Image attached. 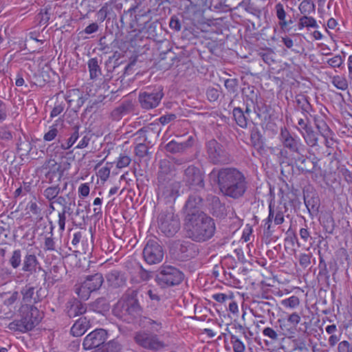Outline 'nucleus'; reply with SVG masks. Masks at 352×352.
<instances>
[{
	"instance_id": "1",
	"label": "nucleus",
	"mask_w": 352,
	"mask_h": 352,
	"mask_svg": "<svg viewBox=\"0 0 352 352\" xmlns=\"http://www.w3.org/2000/svg\"><path fill=\"white\" fill-rule=\"evenodd\" d=\"M210 177L217 178L220 190L226 196L236 199L242 197L246 190L245 177L236 168L213 169L210 173Z\"/></svg>"
},
{
	"instance_id": "2",
	"label": "nucleus",
	"mask_w": 352,
	"mask_h": 352,
	"mask_svg": "<svg viewBox=\"0 0 352 352\" xmlns=\"http://www.w3.org/2000/svg\"><path fill=\"white\" fill-rule=\"evenodd\" d=\"M185 228L188 236L197 242L211 239L215 232L214 220L204 212L188 214Z\"/></svg>"
},
{
	"instance_id": "3",
	"label": "nucleus",
	"mask_w": 352,
	"mask_h": 352,
	"mask_svg": "<svg viewBox=\"0 0 352 352\" xmlns=\"http://www.w3.org/2000/svg\"><path fill=\"white\" fill-rule=\"evenodd\" d=\"M137 294L136 290L128 289L114 305V316L128 323L134 322L140 317L142 311Z\"/></svg>"
},
{
	"instance_id": "4",
	"label": "nucleus",
	"mask_w": 352,
	"mask_h": 352,
	"mask_svg": "<svg viewBox=\"0 0 352 352\" xmlns=\"http://www.w3.org/2000/svg\"><path fill=\"white\" fill-rule=\"evenodd\" d=\"M20 317L19 320H14L9 323L8 328L10 330L26 333L38 325L43 318L42 313L33 305L22 306L20 309Z\"/></svg>"
},
{
	"instance_id": "5",
	"label": "nucleus",
	"mask_w": 352,
	"mask_h": 352,
	"mask_svg": "<svg viewBox=\"0 0 352 352\" xmlns=\"http://www.w3.org/2000/svg\"><path fill=\"white\" fill-rule=\"evenodd\" d=\"M130 26L144 34L147 38L152 39L154 37V21L153 20V12L149 9L146 12H140L135 16V19L131 23Z\"/></svg>"
},
{
	"instance_id": "6",
	"label": "nucleus",
	"mask_w": 352,
	"mask_h": 352,
	"mask_svg": "<svg viewBox=\"0 0 352 352\" xmlns=\"http://www.w3.org/2000/svg\"><path fill=\"white\" fill-rule=\"evenodd\" d=\"M184 274L178 269L170 266H162L155 276V280L162 286H174L180 284Z\"/></svg>"
},
{
	"instance_id": "7",
	"label": "nucleus",
	"mask_w": 352,
	"mask_h": 352,
	"mask_svg": "<svg viewBox=\"0 0 352 352\" xmlns=\"http://www.w3.org/2000/svg\"><path fill=\"white\" fill-rule=\"evenodd\" d=\"M160 230L167 236H173L179 229V219L172 212L162 213L158 220Z\"/></svg>"
},
{
	"instance_id": "8",
	"label": "nucleus",
	"mask_w": 352,
	"mask_h": 352,
	"mask_svg": "<svg viewBox=\"0 0 352 352\" xmlns=\"http://www.w3.org/2000/svg\"><path fill=\"white\" fill-rule=\"evenodd\" d=\"M280 139L284 147L292 153L302 155L305 149L300 139L292 137L285 127L280 129Z\"/></svg>"
},
{
	"instance_id": "9",
	"label": "nucleus",
	"mask_w": 352,
	"mask_h": 352,
	"mask_svg": "<svg viewBox=\"0 0 352 352\" xmlns=\"http://www.w3.org/2000/svg\"><path fill=\"white\" fill-rule=\"evenodd\" d=\"M107 338V333L103 329H97L84 338L82 346L85 350L96 349L104 344Z\"/></svg>"
},
{
	"instance_id": "10",
	"label": "nucleus",
	"mask_w": 352,
	"mask_h": 352,
	"mask_svg": "<svg viewBox=\"0 0 352 352\" xmlns=\"http://www.w3.org/2000/svg\"><path fill=\"white\" fill-rule=\"evenodd\" d=\"M206 146L209 157L213 163H225L228 161L226 152L215 140L208 141Z\"/></svg>"
},
{
	"instance_id": "11",
	"label": "nucleus",
	"mask_w": 352,
	"mask_h": 352,
	"mask_svg": "<svg viewBox=\"0 0 352 352\" xmlns=\"http://www.w3.org/2000/svg\"><path fill=\"white\" fill-rule=\"evenodd\" d=\"M37 270H43L40 263L34 254L27 253L23 258L21 270L30 277L36 273Z\"/></svg>"
},
{
	"instance_id": "12",
	"label": "nucleus",
	"mask_w": 352,
	"mask_h": 352,
	"mask_svg": "<svg viewBox=\"0 0 352 352\" xmlns=\"http://www.w3.org/2000/svg\"><path fill=\"white\" fill-rule=\"evenodd\" d=\"M184 179L190 186L204 187V177L200 170L193 166H188L185 170Z\"/></svg>"
},
{
	"instance_id": "13",
	"label": "nucleus",
	"mask_w": 352,
	"mask_h": 352,
	"mask_svg": "<svg viewBox=\"0 0 352 352\" xmlns=\"http://www.w3.org/2000/svg\"><path fill=\"white\" fill-rule=\"evenodd\" d=\"M43 168L48 170L45 173V177L50 183H52L54 177H57L60 180L63 176V171L61 170V166L54 159L47 160L43 165Z\"/></svg>"
},
{
	"instance_id": "14",
	"label": "nucleus",
	"mask_w": 352,
	"mask_h": 352,
	"mask_svg": "<svg viewBox=\"0 0 352 352\" xmlns=\"http://www.w3.org/2000/svg\"><path fill=\"white\" fill-rule=\"evenodd\" d=\"M106 279L109 287L119 288L126 285V277L124 272L119 270H112L106 275Z\"/></svg>"
},
{
	"instance_id": "15",
	"label": "nucleus",
	"mask_w": 352,
	"mask_h": 352,
	"mask_svg": "<svg viewBox=\"0 0 352 352\" xmlns=\"http://www.w3.org/2000/svg\"><path fill=\"white\" fill-rule=\"evenodd\" d=\"M136 343L140 346L149 350L154 349V336L152 331H140L135 336Z\"/></svg>"
},
{
	"instance_id": "16",
	"label": "nucleus",
	"mask_w": 352,
	"mask_h": 352,
	"mask_svg": "<svg viewBox=\"0 0 352 352\" xmlns=\"http://www.w3.org/2000/svg\"><path fill=\"white\" fill-rule=\"evenodd\" d=\"M66 310L69 318H74L84 314L87 311V307L80 300L73 299L67 302Z\"/></svg>"
},
{
	"instance_id": "17",
	"label": "nucleus",
	"mask_w": 352,
	"mask_h": 352,
	"mask_svg": "<svg viewBox=\"0 0 352 352\" xmlns=\"http://www.w3.org/2000/svg\"><path fill=\"white\" fill-rule=\"evenodd\" d=\"M133 104L130 101H125L114 109L111 112V117L113 120H120L124 116H126L133 111Z\"/></svg>"
},
{
	"instance_id": "18",
	"label": "nucleus",
	"mask_w": 352,
	"mask_h": 352,
	"mask_svg": "<svg viewBox=\"0 0 352 352\" xmlns=\"http://www.w3.org/2000/svg\"><path fill=\"white\" fill-rule=\"evenodd\" d=\"M139 102L144 109H152L154 107V93L151 90L141 91L139 94Z\"/></svg>"
},
{
	"instance_id": "19",
	"label": "nucleus",
	"mask_w": 352,
	"mask_h": 352,
	"mask_svg": "<svg viewBox=\"0 0 352 352\" xmlns=\"http://www.w3.org/2000/svg\"><path fill=\"white\" fill-rule=\"evenodd\" d=\"M89 327V321L85 317H81L71 328V333L76 337L82 336Z\"/></svg>"
},
{
	"instance_id": "20",
	"label": "nucleus",
	"mask_w": 352,
	"mask_h": 352,
	"mask_svg": "<svg viewBox=\"0 0 352 352\" xmlns=\"http://www.w3.org/2000/svg\"><path fill=\"white\" fill-rule=\"evenodd\" d=\"M86 96L87 95L83 96L79 89H74L67 92L65 96V99L69 104L76 99L77 105L80 107L85 103V101L87 99Z\"/></svg>"
},
{
	"instance_id": "21",
	"label": "nucleus",
	"mask_w": 352,
	"mask_h": 352,
	"mask_svg": "<svg viewBox=\"0 0 352 352\" xmlns=\"http://www.w3.org/2000/svg\"><path fill=\"white\" fill-rule=\"evenodd\" d=\"M85 281L87 283L86 285H88L92 292H95L101 287L104 278L102 274L96 273L93 275L87 276Z\"/></svg>"
},
{
	"instance_id": "22",
	"label": "nucleus",
	"mask_w": 352,
	"mask_h": 352,
	"mask_svg": "<svg viewBox=\"0 0 352 352\" xmlns=\"http://www.w3.org/2000/svg\"><path fill=\"white\" fill-rule=\"evenodd\" d=\"M122 345L116 340L104 343L91 352H121Z\"/></svg>"
},
{
	"instance_id": "23",
	"label": "nucleus",
	"mask_w": 352,
	"mask_h": 352,
	"mask_svg": "<svg viewBox=\"0 0 352 352\" xmlns=\"http://www.w3.org/2000/svg\"><path fill=\"white\" fill-rule=\"evenodd\" d=\"M100 62L97 58H92L88 60L87 66L91 79L95 80L102 75Z\"/></svg>"
},
{
	"instance_id": "24",
	"label": "nucleus",
	"mask_w": 352,
	"mask_h": 352,
	"mask_svg": "<svg viewBox=\"0 0 352 352\" xmlns=\"http://www.w3.org/2000/svg\"><path fill=\"white\" fill-rule=\"evenodd\" d=\"M296 102L299 108L301 109L302 114L307 120L308 116L313 118L314 116L311 114L313 109L307 97L304 96L298 97L296 98Z\"/></svg>"
},
{
	"instance_id": "25",
	"label": "nucleus",
	"mask_w": 352,
	"mask_h": 352,
	"mask_svg": "<svg viewBox=\"0 0 352 352\" xmlns=\"http://www.w3.org/2000/svg\"><path fill=\"white\" fill-rule=\"evenodd\" d=\"M192 140V138L190 136L189 137L188 141L184 142L178 143L175 142V140H171L170 142H168L166 146V150L168 151H170L171 153H177L180 152L186 149V148L192 145L191 140Z\"/></svg>"
},
{
	"instance_id": "26",
	"label": "nucleus",
	"mask_w": 352,
	"mask_h": 352,
	"mask_svg": "<svg viewBox=\"0 0 352 352\" xmlns=\"http://www.w3.org/2000/svg\"><path fill=\"white\" fill-rule=\"evenodd\" d=\"M313 120L316 128L323 138H328L330 137L331 135H333V132L322 118L319 116H313Z\"/></svg>"
},
{
	"instance_id": "27",
	"label": "nucleus",
	"mask_w": 352,
	"mask_h": 352,
	"mask_svg": "<svg viewBox=\"0 0 352 352\" xmlns=\"http://www.w3.org/2000/svg\"><path fill=\"white\" fill-rule=\"evenodd\" d=\"M331 82L339 90L346 91L349 88V82L346 78L342 75L330 76Z\"/></svg>"
},
{
	"instance_id": "28",
	"label": "nucleus",
	"mask_w": 352,
	"mask_h": 352,
	"mask_svg": "<svg viewBox=\"0 0 352 352\" xmlns=\"http://www.w3.org/2000/svg\"><path fill=\"white\" fill-rule=\"evenodd\" d=\"M144 261L149 265L154 264V241L148 240L143 250Z\"/></svg>"
},
{
	"instance_id": "29",
	"label": "nucleus",
	"mask_w": 352,
	"mask_h": 352,
	"mask_svg": "<svg viewBox=\"0 0 352 352\" xmlns=\"http://www.w3.org/2000/svg\"><path fill=\"white\" fill-rule=\"evenodd\" d=\"M233 116L240 127L245 129L248 126V118L240 107L233 109Z\"/></svg>"
},
{
	"instance_id": "30",
	"label": "nucleus",
	"mask_w": 352,
	"mask_h": 352,
	"mask_svg": "<svg viewBox=\"0 0 352 352\" xmlns=\"http://www.w3.org/2000/svg\"><path fill=\"white\" fill-rule=\"evenodd\" d=\"M87 283L84 280L80 284H76L75 285V292L78 295V296L81 299L86 300L90 296V294L92 292L88 285H86Z\"/></svg>"
},
{
	"instance_id": "31",
	"label": "nucleus",
	"mask_w": 352,
	"mask_h": 352,
	"mask_svg": "<svg viewBox=\"0 0 352 352\" xmlns=\"http://www.w3.org/2000/svg\"><path fill=\"white\" fill-rule=\"evenodd\" d=\"M305 28H318V25L316 20L314 17L309 16L308 15L302 16L299 19L298 28L299 30H302Z\"/></svg>"
},
{
	"instance_id": "32",
	"label": "nucleus",
	"mask_w": 352,
	"mask_h": 352,
	"mask_svg": "<svg viewBox=\"0 0 352 352\" xmlns=\"http://www.w3.org/2000/svg\"><path fill=\"white\" fill-rule=\"evenodd\" d=\"M298 10L303 16L314 14L315 4L311 0H302L299 4Z\"/></svg>"
},
{
	"instance_id": "33",
	"label": "nucleus",
	"mask_w": 352,
	"mask_h": 352,
	"mask_svg": "<svg viewBox=\"0 0 352 352\" xmlns=\"http://www.w3.org/2000/svg\"><path fill=\"white\" fill-rule=\"evenodd\" d=\"M50 231L49 232L50 236H46L45 238V242H44V250L45 251H56V243L54 241V237H53V230L54 228V226L52 221H50Z\"/></svg>"
},
{
	"instance_id": "34",
	"label": "nucleus",
	"mask_w": 352,
	"mask_h": 352,
	"mask_svg": "<svg viewBox=\"0 0 352 352\" xmlns=\"http://www.w3.org/2000/svg\"><path fill=\"white\" fill-rule=\"evenodd\" d=\"M23 255L21 250L17 249L12 252L9 259V263L13 269H17L22 265Z\"/></svg>"
},
{
	"instance_id": "35",
	"label": "nucleus",
	"mask_w": 352,
	"mask_h": 352,
	"mask_svg": "<svg viewBox=\"0 0 352 352\" xmlns=\"http://www.w3.org/2000/svg\"><path fill=\"white\" fill-rule=\"evenodd\" d=\"M78 126H75L74 127V132L72 133L70 138L67 140L66 143H60V145H56L55 148H60L63 150H67L71 148L76 141L78 138Z\"/></svg>"
},
{
	"instance_id": "36",
	"label": "nucleus",
	"mask_w": 352,
	"mask_h": 352,
	"mask_svg": "<svg viewBox=\"0 0 352 352\" xmlns=\"http://www.w3.org/2000/svg\"><path fill=\"white\" fill-rule=\"evenodd\" d=\"M93 310L102 313L109 310V305L104 298H99L91 304Z\"/></svg>"
},
{
	"instance_id": "37",
	"label": "nucleus",
	"mask_w": 352,
	"mask_h": 352,
	"mask_svg": "<svg viewBox=\"0 0 352 352\" xmlns=\"http://www.w3.org/2000/svg\"><path fill=\"white\" fill-rule=\"evenodd\" d=\"M230 340L234 352H245V345L241 338L236 335L230 333Z\"/></svg>"
},
{
	"instance_id": "38",
	"label": "nucleus",
	"mask_w": 352,
	"mask_h": 352,
	"mask_svg": "<svg viewBox=\"0 0 352 352\" xmlns=\"http://www.w3.org/2000/svg\"><path fill=\"white\" fill-rule=\"evenodd\" d=\"M275 10L276 16L280 21L279 25L281 28H285L288 25L289 23L286 21V12L284 10L283 5L281 3H278L275 6Z\"/></svg>"
},
{
	"instance_id": "39",
	"label": "nucleus",
	"mask_w": 352,
	"mask_h": 352,
	"mask_svg": "<svg viewBox=\"0 0 352 352\" xmlns=\"http://www.w3.org/2000/svg\"><path fill=\"white\" fill-rule=\"evenodd\" d=\"M301 134L308 145L313 146L317 144L318 138L311 127L301 132Z\"/></svg>"
},
{
	"instance_id": "40",
	"label": "nucleus",
	"mask_w": 352,
	"mask_h": 352,
	"mask_svg": "<svg viewBox=\"0 0 352 352\" xmlns=\"http://www.w3.org/2000/svg\"><path fill=\"white\" fill-rule=\"evenodd\" d=\"M274 221V208L272 207V204L269 205V214L268 217L263 220L264 222V232L267 234H270L272 231L271 230L272 223Z\"/></svg>"
},
{
	"instance_id": "41",
	"label": "nucleus",
	"mask_w": 352,
	"mask_h": 352,
	"mask_svg": "<svg viewBox=\"0 0 352 352\" xmlns=\"http://www.w3.org/2000/svg\"><path fill=\"white\" fill-rule=\"evenodd\" d=\"M60 192V188L58 186L47 187L43 191V196L49 201L57 197Z\"/></svg>"
},
{
	"instance_id": "42",
	"label": "nucleus",
	"mask_w": 352,
	"mask_h": 352,
	"mask_svg": "<svg viewBox=\"0 0 352 352\" xmlns=\"http://www.w3.org/2000/svg\"><path fill=\"white\" fill-rule=\"evenodd\" d=\"M42 204H37L36 198L34 197V200H31L28 204V208L34 214L42 219Z\"/></svg>"
},
{
	"instance_id": "43",
	"label": "nucleus",
	"mask_w": 352,
	"mask_h": 352,
	"mask_svg": "<svg viewBox=\"0 0 352 352\" xmlns=\"http://www.w3.org/2000/svg\"><path fill=\"white\" fill-rule=\"evenodd\" d=\"M281 305L286 308L295 309L300 305V300L296 296H292L283 299L281 301Z\"/></svg>"
},
{
	"instance_id": "44",
	"label": "nucleus",
	"mask_w": 352,
	"mask_h": 352,
	"mask_svg": "<svg viewBox=\"0 0 352 352\" xmlns=\"http://www.w3.org/2000/svg\"><path fill=\"white\" fill-rule=\"evenodd\" d=\"M58 124H55L50 126L49 131L45 133L43 139L45 141H52L54 140L58 135Z\"/></svg>"
},
{
	"instance_id": "45",
	"label": "nucleus",
	"mask_w": 352,
	"mask_h": 352,
	"mask_svg": "<svg viewBox=\"0 0 352 352\" xmlns=\"http://www.w3.org/2000/svg\"><path fill=\"white\" fill-rule=\"evenodd\" d=\"M131 162V158L125 153H121L117 160L116 167L118 168H123L127 167Z\"/></svg>"
},
{
	"instance_id": "46",
	"label": "nucleus",
	"mask_w": 352,
	"mask_h": 352,
	"mask_svg": "<svg viewBox=\"0 0 352 352\" xmlns=\"http://www.w3.org/2000/svg\"><path fill=\"white\" fill-rule=\"evenodd\" d=\"M251 142L253 146L259 152L265 150L264 143L261 137L258 134L252 135Z\"/></svg>"
},
{
	"instance_id": "47",
	"label": "nucleus",
	"mask_w": 352,
	"mask_h": 352,
	"mask_svg": "<svg viewBox=\"0 0 352 352\" xmlns=\"http://www.w3.org/2000/svg\"><path fill=\"white\" fill-rule=\"evenodd\" d=\"M202 199L197 195H191L189 197L186 204V207L188 210L198 208Z\"/></svg>"
},
{
	"instance_id": "48",
	"label": "nucleus",
	"mask_w": 352,
	"mask_h": 352,
	"mask_svg": "<svg viewBox=\"0 0 352 352\" xmlns=\"http://www.w3.org/2000/svg\"><path fill=\"white\" fill-rule=\"evenodd\" d=\"M278 322L279 323L280 329L283 331V334L284 336L294 333L295 329L292 327V324H290L287 320H278Z\"/></svg>"
},
{
	"instance_id": "49",
	"label": "nucleus",
	"mask_w": 352,
	"mask_h": 352,
	"mask_svg": "<svg viewBox=\"0 0 352 352\" xmlns=\"http://www.w3.org/2000/svg\"><path fill=\"white\" fill-rule=\"evenodd\" d=\"M60 270V267L58 265H53L51 267L50 273L52 276H49L47 278H45V280H50L52 284L55 283L56 282L58 281L61 278V276L58 275Z\"/></svg>"
},
{
	"instance_id": "50",
	"label": "nucleus",
	"mask_w": 352,
	"mask_h": 352,
	"mask_svg": "<svg viewBox=\"0 0 352 352\" xmlns=\"http://www.w3.org/2000/svg\"><path fill=\"white\" fill-rule=\"evenodd\" d=\"M344 58L341 55H336L327 60L328 65L333 68L340 67L344 63Z\"/></svg>"
},
{
	"instance_id": "51",
	"label": "nucleus",
	"mask_w": 352,
	"mask_h": 352,
	"mask_svg": "<svg viewBox=\"0 0 352 352\" xmlns=\"http://www.w3.org/2000/svg\"><path fill=\"white\" fill-rule=\"evenodd\" d=\"M21 293L23 295V298L24 301L30 302L33 298L34 288L33 287L26 285L21 289Z\"/></svg>"
},
{
	"instance_id": "52",
	"label": "nucleus",
	"mask_w": 352,
	"mask_h": 352,
	"mask_svg": "<svg viewBox=\"0 0 352 352\" xmlns=\"http://www.w3.org/2000/svg\"><path fill=\"white\" fill-rule=\"evenodd\" d=\"M50 19V13L49 12V10L45 8L44 10H41V12L37 15V20L41 25H47L49 20Z\"/></svg>"
},
{
	"instance_id": "53",
	"label": "nucleus",
	"mask_w": 352,
	"mask_h": 352,
	"mask_svg": "<svg viewBox=\"0 0 352 352\" xmlns=\"http://www.w3.org/2000/svg\"><path fill=\"white\" fill-rule=\"evenodd\" d=\"M224 86L230 93H235L237 90L238 82L236 79L228 78L224 82Z\"/></svg>"
},
{
	"instance_id": "54",
	"label": "nucleus",
	"mask_w": 352,
	"mask_h": 352,
	"mask_svg": "<svg viewBox=\"0 0 352 352\" xmlns=\"http://www.w3.org/2000/svg\"><path fill=\"white\" fill-rule=\"evenodd\" d=\"M256 96L255 97V98H254V97L248 99L247 98L245 100V104H246V107H245V114L247 116V117L254 111H256V109H255V107H256Z\"/></svg>"
},
{
	"instance_id": "55",
	"label": "nucleus",
	"mask_w": 352,
	"mask_h": 352,
	"mask_svg": "<svg viewBox=\"0 0 352 352\" xmlns=\"http://www.w3.org/2000/svg\"><path fill=\"white\" fill-rule=\"evenodd\" d=\"M338 352H352V344L347 340H342L338 344Z\"/></svg>"
},
{
	"instance_id": "56",
	"label": "nucleus",
	"mask_w": 352,
	"mask_h": 352,
	"mask_svg": "<svg viewBox=\"0 0 352 352\" xmlns=\"http://www.w3.org/2000/svg\"><path fill=\"white\" fill-rule=\"evenodd\" d=\"M64 109H65L64 101H61L60 102H57L55 104L54 107L53 108V109L51 111L50 116L52 118L58 116L59 114H60L63 111Z\"/></svg>"
},
{
	"instance_id": "57",
	"label": "nucleus",
	"mask_w": 352,
	"mask_h": 352,
	"mask_svg": "<svg viewBox=\"0 0 352 352\" xmlns=\"http://www.w3.org/2000/svg\"><path fill=\"white\" fill-rule=\"evenodd\" d=\"M287 320L290 323V324H292V327L296 329L301 320V318L298 314L294 312L288 316Z\"/></svg>"
},
{
	"instance_id": "58",
	"label": "nucleus",
	"mask_w": 352,
	"mask_h": 352,
	"mask_svg": "<svg viewBox=\"0 0 352 352\" xmlns=\"http://www.w3.org/2000/svg\"><path fill=\"white\" fill-rule=\"evenodd\" d=\"M226 280L228 281V284L230 285L238 288L241 287V282L236 278L231 273H226Z\"/></svg>"
},
{
	"instance_id": "59",
	"label": "nucleus",
	"mask_w": 352,
	"mask_h": 352,
	"mask_svg": "<svg viewBox=\"0 0 352 352\" xmlns=\"http://www.w3.org/2000/svg\"><path fill=\"white\" fill-rule=\"evenodd\" d=\"M263 335L268 337L272 340H276L278 338V335L275 330L271 327H266L263 330Z\"/></svg>"
},
{
	"instance_id": "60",
	"label": "nucleus",
	"mask_w": 352,
	"mask_h": 352,
	"mask_svg": "<svg viewBox=\"0 0 352 352\" xmlns=\"http://www.w3.org/2000/svg\"><path fill=\"white\" fill-rule=\"evenodd\" d=\"M148 146V144H145V143L138 144L135 147V155L140 158H144V156L145 155V151H146Z\"/></svg>"
},
{
	"instance_id": "61",
	"label": "nucleus",
	"mask_w": 352,
	"mask_h": 352,
	"mask_svg": "<svg viewBox=\"0 0 352 352\" xmlns=\"http://www.w3.org/2000/svg\"><path fill=\"white\" fill-rule=\"evenodd\" d=\"M206 96L210 101L214 102L217 100L219 94V91L215 88H208L206 91Z\"/></svg>"
},
{
	"instance_id": "62",
	"label": "nucleus",
	"mask_w": 352,
	"mask_h": 352,
	"mask_svg": "<svg viewBox=\"0 0 352 352\" xmlns=\"http://www.w3.org/2000/svg\"><path fill=\"white\" fill-rule=\"evenodd\" d=\"M283 212L278 208H274V224L280 225L284 222Z\"/></svg>"
},
{
	"instance_id": "63",
	"label": "nucleus",
	"mask_w": 352,
	"mask_h": 352,
	"mask_svg": "<svg viewBox=\"0 0 352 352\" xmlns=\"http://www.w3.org/2000/svg\"><path fill=\"white\" fill-rule=\"evenodd\" d=\"M300 265L302 267H307L311 263V256L307 254H300L299 256Z\"/></svg>"
},
{
	"instance_id": "64",
	"label": "nucleus",
	"mask_w": 352,
	"mask_h": 352,
	"mask_svg": "<svg viewBox=\"0 0 352 352\" xmlns=\"http://www.w3.org/2000/svg\"><path fill=\"white\" fill-rule=\"evenodd\" d=\"M90 188L88 184H82L78 188L79 196L85 197L89 194Z\"/></svg>"
}]
</instances>
